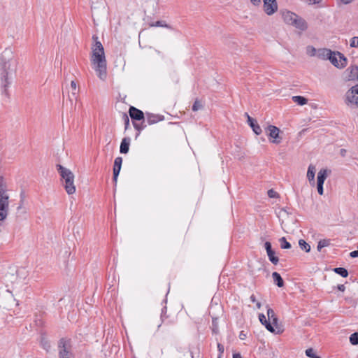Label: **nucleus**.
I'll list each match as a JSON object with an SVG mask.
<instances>
[{
  "mask_svg": "<svg viewBox=\"0 0 358 358\" xmlns=\"http://www.w3.org/2000/svg\"><path fill=\"white\" fill-rule=\"evenodd\" d=\"M17 66L18 59L16 55L11 48H6L0 55L1 85L6 94L15 78Z\"/></svg>",
  "mask_w": 358,
  "mask_h": 358,
  "instance_id": "1",
  "label": "nucleus"
},
{
  "mask_svg": "<svg viewBox=\"0 0 358 358\" xmlns=\"http://www.w3.org/2000/svg\"><path fill=\"white\" fill-rule=\"evenodd\" d=\"M94 44L92 47L91 61L99 78L103 81L107 78V65L104 49L96 36H92Z\"/></svg>",
  "mask_w": 358,
  "mask_h": 358,
  "instance_id": "2",
  "label": "nucleus"
},
{
  "mask_svg": "<svg viewBox=\"0 0 358 358\" xmlns=\"http://www.w3.org/2000/svg\"><path fill=\"white\" fill-rule=\"evenodd\" d=\"M57 170L59 173L62 180L64 181V186L67 194H74L76 192V187L74 185V174L70 169L65 168L60 164L57 165Z\"/></svg>",
  "mask_w": 358,
  "mask_h": 358,
  "instance_id": "3",
  "label": "nucleus"
},
{
  "mask_svg": "<svg viewBox=\"0 0 358 358\" xmlns=\"http://www.w3.org/2000/svg\"><path fill=\"white\" fill-rule=\"evenodd\" d=\"M280 14L283 21L286 24L292 25L301 31H304L307 29L308 26L306 22L294 13L289 10H283L280 11Z\"/></svg>",
  "mask_w": 358,
  "mask_h": 358,
  "instance_id": "4",
  "label": "nucleus"
},
{
  "mask_svg": "<svg viewBox=\"0 0 358 358\" xmlns=\"http://www.w3.org/2000/svg\"><path fill=\"white\" fill-rule=\"evenodd\" d=\"M9 196L7 193L6 185L2 177H0V221L4 220L8 212Z\"/></svg>",
  "mask_w": 358,
  "mask_h": 358,
  "instance_id": "5",
  "label": "nucleus"
},
{
  "mask_svg": "<svg viewBox=\"0 0 358 358\" xmlns=\"http://www.w3.org/2000/svg\"><path fill=\"white\" fill-rule=\"evenodd\" d=\"M59 358H74L69 341L62 338L59 341Z\"/></svg>",
  "mask_w": 358,
  "mask_h": 358,
  "instance_id": "6",
  "label": "nucleus"
},
{
  "mask_svg": "<svg viewBox=\"0 0 358 358\" xmlns=\"http://www.w3.org/2000/svg\"><path fill=\"white\" fill-rule=\"evenodd\" d=\"M329 60L331 63L338 69H343L347 65L346 57L339 52H333Z\"/></svg>",
  "mask_w": 358,
  "mask_h": 358,
  "instance_id": "7",
  "label": "nucleus"
},
{
  "mask_svg": "<svg viewBox=\"0 0 358 358\" xmlns=\"http://www.w3.org/2000/svg\"><path fill=\"white\" fill-rule=\"evenodd\" d=\"M280 129L273 125H268L266 128V132L268 137L271 138L270 141L274 144H279L282 141V138L279 136Z\"/></svg>",
  "mask_w": 358,
  "mask_h": 358,
  "instance_id": "8",
  "label": "nucleus"
},
{
  "mask_svg": "<svg viewBox=\"0 0 358 358\" xmlns=\"http://www.w3.org/2000/svg\"><path fill=\"white\" fill-rule=\"evenodd\" d=\"M346 101L348 103L358 107V85L352 87L346 93Z\"/></svg>",
  "mask_w": 358,
  "mask_h": 358,
  "instance_id": "9",
  "label": "nucleus"
},
{
  "mask_svg": "<svg viewBox=\"0 0 358 358\" xmlns=\"http://www.w3.org/2000/svg\"><path fill=\"white\" fill-rule=\"evenodd\" d=\"M263 1L264 10L267 15H271L277 11L278 4L276 0H263Z\"/></svg>",
  "mask_w": 358,
  "mask_h": 358,
  "instance_id": "10",
  "label": "nucleus"
},
{
  "mask_svg": "<svg viewBox=\"0 0 358 358\" xmlns=\"http://www.w3.org/2000/svg\"><path fill=\"white\" fill-rule=\"evenodd\" d=\"M129 116L133 120H143L144 113L142 110L131 106L129 110Z\"/></svg>",
  "mask_w": 358,
  "mask_h": 358,
  "instance_id": "11",
  "label": "nucleus"
},
{
  "mask_svg": "<svg viewBox=\"0 0 358 358\" xmlns=\"http://www.w3.org/2000/svg\"><path fill=\"white\" fill-rule=\"evenodd\" d=\"M345 78L348 80H354L358 78V67L357 66H351L348 67L345 71Z\"/></svg>",
  "mask_w": 358,
  "mask_h": 358,
  "instance_id": "12",
  "label": "nucleus"
},
{
  "mask_svg": "<svg viewBox=\"0 0 358 358\" xmlns=\"http://www.w3.org/2000/svg\"><path fill=\"white\" fill-rule=\"evenodd\" d=\"M122 163V158L120 157H117L115 159L114 166H113V181L115 183H117V177L121 170Z\"/></svg>",
  "mask_w": 358,
  "mask_h": 358,
  "instance_id": "13",
  "label": "nucleus"
},
{
  "mask_svg": "<svg viewBox=\"0 0 358 358\" xmlns=\"http://www.w3.org/2000/svg\"><path fill=\"white\" fill-rule=\"evenodd\" d=\"M259 319L260 322L265 326L266 329L269 331L271 333H275V331L273 328V326L271 324L270 320H266V316L264 314H259ZM279 331L276 332V334H279Z\"/></svg>",
  "mask_w": 358,
  "mask_h": 358,
  "instance_id": "14",
  "label": "nucleus"
},
{
  "mask_svg": "<svg viewBox=\"0 0 358 358\" xmlns=\"http://www.w3.org/2000/svg\"><path fill=\"white\" fill-rule=\"evenodd\" d=\"M245 115L248 117V122L250 127L252 129V131L257 135H259L262 131L260 126L257 123L256 120L251 117L248 113H245Z\"/></svg>",
  "mask_w": 358,
  "mask_h": 358,
  "instance_id": "15",
  "label": "nucleus"
},
{
  "mask_svg": "<svg viewBox=\"0 0 358 358\" xmlns=\"http://www.w3.org/2000/svg\"><path fill=\"white\" fill-rule=\"evenodd\" d=\"M130 144L129 138H124L121 142L120 151L122 154H127L129 152Z\"/></svg>",
  "mask_w": 358,
  "mask_h": 358,
  "instance_id": "16",
  "label": "nucleus"
},
{
  "mask_svg": "<svg viewBox=\"0 0 358 358\" xmlns=\"http://www.w3.org/2000/svg\"><path fill=\"white\" fill-rule=\"evenodd\" d=\"M327 177V170L321 169L317 173V185H324V180Z\"/></svg>",
  "mask_w": 358,
  "mask_h": 358,
  "instance_id": "17",
  "label": "nucleus"
},
{
  "mask_svg": "<svg viewBox=\"0 0 358 358\" xmlns=\"http://www.w3.org/2000/svg\"><path fill=\"white\" fill-rule=\"evenodd\" d=\"M315 166L310 164L308 166V171H307V178L309 180V182L313 184L315 183Z\"/></svg>",
  "mask_w": 358,
  "mask_h": 358,
  "instance_id": "18",
  "label": "nucleus"
},
{
  "mask_svg": "<svg viewBox=\"0 0 358 358\" xmlns=\"http://www.w3.org/2000/svg\"><path fill=\"white\" fill-rule=\"evenodd\" d=\"M272 277L273 279L274 283L279 287H282L284 285V281L281 278L280 275L277 272H273L272 273Z\"/></svg>",
  "mask_w": 358,
  "mask_h": 358,
  "instance_id": "19",
  "label": "nucleus"
},
{
  "mask_svg": "<svg viewBox=\"0 0 358 358\" xmlns=\"http://www.w3.org/2000/svg\"><path fill=\"white\" fill-rule=\"evenodd\" d=\"M331 55L332 51L331 50L324 48L319 50L318 57L324 59H329Z\"/></svg>",
  "mask_w": 358,
  "mask_h": 358,
  "instance_id": "20",
  "label": "nucleus"
},
{
  "mask_svg": "<svg viewBox=\"0 0 358 358\" xmlns=\"http://www.w3.org/2000/svg\"><path fill=\"white\" fill-rule=\"evenodd\" d=\"M162 120V119L159 115L153 114L147 115V122L149 124H155Z\"/></svg>",
  "mask_w": 358,
  "mask_h": 358,
  "instance_id": "21",
  "label": "nucleus"
},
{
  "mask_svg": "<svg viewBox=\"0 0 358 358\" xmlns=\"http://www.w3.org/2000/svg\"><path fill=\"white\" fill-rule=\"evenodd\" d=\"M294 102L296 103L299 106H303L307 103V99L301 96H292Z\"/></svg>",
  "mask_w": 358,
  "mask_h": 358,
  "instance_id": "22",
  "label": "nucleus"
},
{
  "mask_svg": "<svg viewBox=\"0 0 358 358\" xmlns=\"http://www.w3.org/2000/svg\"><path fill=\"white\" fill-rule=\"evenodd\" d=\"M334 271L343 278H346L348 275V270L343 267L335 268H334Z\"/></svg>",
  "mask_w": 358,
  "mask_h": 358,
  "instance_id": "23",
  "label": "nucleus"
},
{
  "mask_svg": "<svg viewBox=\"0 0 358 358\" xmlns=\"http://www.w3.org/2000/svg\"><path fill=\"white\" fill-rule=\"evenodd\" d=\"M150 27H165L167 29H172V27L170 25L166 24V22L163 20L156 21L155 22L150 24Z\"/></svg>",
  "mask_w": 358,
  "mask_h": 358,
  "instance_id": "24",
  "label": "nucleus"
},
{
  "mask_svg": "<svg viewBox=\"0 0 358 358\" xmlns=\"http://www.w3.org/2000/svg\"><path fill=\"white\" fill-rule=\"evenodd\" d=\"M330 245L329 239H322L318 242L317 249L318 251H320L323 248L327 247Z\"/></svg>",
  "mask_w": 358,
  "mask_h": 358,
  "instance_id": "25",
  "label": "nucleus"
},
{
  "mask_svg": "<svg viewBox=\"0 0 358 358\" xmlns=\"http://www.w3.org/2000/svg\"><path fill=\"white\" fill-rule=\"evenodd\" d=\"M267 255L268 257L269 260L275 265H276L278 262L279 259L278 257L275 255V252L273 250H271L270 252H266Z\"/></svg>",
  "mask_w": 358,
  "mask_h": 358,
  "instance_id": "26",
  "label": "nucleus"
},
{
  "mask_svg": "<svg viewBox=\"0 0 358 358\" xmlns=\"http://www.w3.org/2000/svg\"><path fill=\"white\" fill-rule=\"evenodd\" d=\"M17 276L20 279L25 280L28 276V271L24 268H20L17 271Z\"/></svg>",
  "mask_w": 358,
  "mask_h": 358,
  "instance_id": "27",
  "label": "nucleus"
},
{
  "mask_svg": "<svg viewBox=\"0 0 358 358\" xmlns=\"http://www.w3.org/2000/svg\"><path fill=\"white\" fill-rule=\"evenodd\" d=\"M299 245L301 250H305L306 252H310V246L308 243H307L304 240L301 239L299 241Z\"/></svg>",
  "mask_w": 358,
  "mask_h": 358,
  "instance_id": "28",
  "label": "nucleus"
},
{
  "mask_svg": "<svg viewBox=\"0 0 358 358\" xmlns=\"http://www.w3.org/2000/svg\"><path fill=\"white\" fill-rule=\"evenodd\" d=\"M280 243V247L282 249H289L291 248V244L287 241L286 238L285 237H282L279 240Z\"/></svg>",
  "mask_w": 358,
  "mask_h": 358,
  "instance_id": "29",
  "label": "nucleus"
},
{
  "mask_svg": "<svg viewBox=\"0 0 358 358\" xmlns=\"http://www.w3.org/2000/svg\"><path fill=\"white\" fill-rule=\"evenodd\" d=\"M212 331L214 334H217L219 332L218 324L217 318L213 317L212 321Z\"/></svg>",
  "mask_w": 358,
  "mask_h": 358,
  "instance_id": "30",
  "label": "nucleus"
},
{
  "mask_svg": "<svg viewBox=\"0 0 358 358\" xmlns=\"http://www.w3.org/2000/svg\"><path fill=\"white\" fill-rule=\"evenodd\" d=\"M350 342L352 345H358V333L355 332L350 335Z\"/></svg>",
  "mask_w": 358,
  "mask_h": 358,
  "instance_id": "31",
  "label": "nucleus"
},
{
  "mask_svg": "<svg viewBox=\"0 0 358 358\" xmlns=\"http://www.w3.org/2000/svg\"><path fill=\"white\" fill-rule=\"evenodd\" d=\"M306 355L310 358H321L315 354V351L312 348H308L306 350Z\"/></svg>",
  "mask_w": 358,
  "mask_h": 358,
  "instance_id": "32",
  "label": "nucleus"
},
{
  "mask_svg": "<svg viewBox=\"0 0 358 358\" xmlns=\"http://www.w3.org/2000/svg\"><path fill=\"white\" fill-rule=\"evenodd\" d=\"M350 46L351 48H358V36H354L350 39Z\"/></svg>",
  "mask_w": 358,
  "mask_h": 358,
  "instance_id": "33",
  "label": "nucleus"
},
{
  "mask_svg": "<svg viewBox=\"0 0 358 358\" xmlns=\"http://www.w3.org/2000/svg\"><path fill=\"white\" fill-rule=\"evenodd\" d=\"M122 120L124 122V129H127L129 126V119L128 115L126 113L122 114Z\"/></svg>",
  "mask_w": 358,
  "mask_h": 358,
  "instance_id": "34",
  "label": "nucleus"
},
{
  "mask_svg": "<svg viewBox=\"0 0 358 358\" xmlns=\"http://www.w3.org/2000/svg\"><path fill=\"white\" fill-rule=\"evenodd\" d=\"M201 108H202L201 103L198 100H196L192 106V110L194 111H197L198 110L201 109Z\"/></svg>",
  "mask_w": 358,
  "mask_h": 358,
  "instance_id": "35",
  "label": "nucleus"
},
{
  "mask_svg": "<svg viewBox=\"0 0 358 358\" xmlns=\"http://www.w3.org/2000/svg\"><path fill=\"white\" fill-rule=\"evenodd\" d=\"M267 315L268 320H271L273 317H275L276 315L275 314L274 310L272 308H268L267 309Z\"/></svg>",
  "mask_w": 358,
  "mask_h": 358,
  "instance_id": "36",
  "label": "nucleus"
},
{
  "mask_svg": "<svg viewBox=\"0 0 358 358\" xmlns=\"http://www.w3.org/2000/svg\"><path fill=\"white\" fill-rule=\"evenodd\" d=\"M268 196L270 198H277L278 197V194L274 191L273 189H271L268 191Z\"/></svg>",
  "mask_w": 358,
  "mask_h": 358,
  "instance_id": "37",
  "label": "nucleus"
},
{
  "mask_svg": "<svg viewBox=\"0 0 358 358\" xmlns=\"http://www.w3.org/2000/svg\"><path fill=\"white\" fill-rule=\"evenodd\" d=\"M217 350L219 352L218 357H222V355H223V353H224V346L222 344H220V343H217Z\"/></svg>",
  "mask_w": 358,
  "mask_h": 358,
  "instance_id": "38",
  "label": "nucleus"
},
{
  "mask_svg": "<svg viewBox=\"0 0 358 358\" xmlns=\"http://www.w3.org/2000/svg\"><path fill=\"white\" fill-rule=\"evenodd\" d=\"M71 87L73 90L72 96H76V89H77V85H76V83L74 80H72L71 82Z\"/></svg>",
  "mask_w": 358,
  "mask_h": 358,
  "instance_id": "39",
  "label": "nucleus"
},
{
  "mask_svg": "<svg viewBox=\"0 0 358 358\" xmlns=\"http://www.w3.org/2000/svg\"><path fill=\"white\" fill-rule=\"evenodd\" d=\"M264 247H265V249H266V252H270V251L273 250H272V248H271V243H270V242H268V241H266V242L265 243V244H264Z\"/></svg>",
  "mask_w": 358,
  "mask_h": 358,
  "instance_id": "40",
  "label": "nucleus"
},
{
  "mask_svg": "<svg viewBox=\"0 0 358 358\" xmlns=\"http://www.w3.org/2000/svg\"><path fill=\"white\" fill-rule=\"evenodd\" d=\"M317 192L320 195L324 193L323 185H317Z\"/></svg>",
  "mask_w": 358,
  "mask_h": 358,
  "instance_id": "41",
  "label": "nucleus"
},
{
  "mask_svg": "<svg viewBox=\"0 0 358 358\" xmlns=\"http://www.w3.org/2000/svg\"><path fill=\"white\" fill-rule=\"evenodd\" d=\"M134 128H135L136 130H138V131H140L141 130H142V129L144 128L143 126L140 125L139 124L134 123Z\"/></svg>",
  "mask_w": 358,
  "mask_h": 358,
  "instance_id": "42",
  "label": "nucleus"
},
{
  "mask_svg": "<svg viewBox=\"0 0 358 358\" xmlns=\"http://www.w3.org/2000/svg\"><path fill=\"white\" fill-rule=\"evenodd\" d=\"M246 334L244 332V331H241L239 334V338L241 340H245L246 338Z\"/></svg>",
  "mask_w": 358,
  "mask_h": 358,
  "instance_id": "43",
  "label": "nucleus"
},
{
  "mask_svg": "<svg viewBox=\"0 0 358 358\" xmlns=\"http://www.w3.org/2000/svg\"><path fill=\"white\" fill-rule=\"evenodd\" d=\"M270 322H271L272 325H276L277 323H278V318H277V317H273L271 320H270Z\"/></svg>",
  "mask_w": 358,
  "mask_h": 358,
  "instance_id": "44",
  "label": "nucleus"
},
{
  "mask_svg": "<svg viewBox=\"0 0 358 358\" xmlns=\"http://www.w3.org/2000/svg\"><path fill=\"white\" fill-rule=\"evenodd\" d=\"M337 288L338 290L341 291V292H344L345 289V287L344 285L341 284V285H338L337 286Z\"/></svg>",
  "mask_w": 358,
  "mask_h": 358,
  "instance_id": "45",
  "label": "nucleus"
},
{
  "mask_svg": "<svg viewBox=\"0 0 358 358\" xmlns=\"http://www.w3.org/2000/svg\"><path fill=\"white\" fill-rule=\"evenodd\" d=\"M250 1L253 5L258 6L260 3L261 0H250Z\"/></svg>",
  "mask_w": 358,
  "mask_h": 358,
  "instance_id": "46",
  "label": "nucleus"
},
{
  "mask_svg": "<svg viewBox=\"0 0 358 358\" xmlns=\"http://www.w3.org/2000/svg\"><path fill=\"white\" fill-rule=\"evenodd\" d=\"M339 1L344 4H349L353 1V0H339Z\"/></svg>",
  "mask_w": 358,
  "mask_h": 358,
  "instance_id": "47",
  "label": "nucleus"
},
{
  "mask_svg": "<svg viewBox=\"0 0 358 358\" xmlns=\"http://www.w3.org/2000/svg\"><path fill=\"white\" fill-rule=\"evenodd\" d=\"M250 301H251L252 302H253V303H255V302L257 303V301H256V297H255V296L254 294H252V295L250 296Z\"/></svg>",
  "mask_w": 358,
  "mask_h": 358,
  "instance_id": "48",
  "label": "nucleus"
},
{
  "mask_svg": "<svg viewBox=\"0 0 358 358\" xmlns=\"http://www.w3.org/2000/svg\"><path fill=\"white\" fill-rule=\"evenodd\" d=\"M233 358H243L239 353H234L233 355Z\"/></svg>",
  "mask_w": 358,
  "mask_h": 358,
  "instance_id": "49",
  "label": "nucleus"
},
{
  "mask_svg": "<svg viewBox=\"0 0 358 358\" xmlns=\"http://www.w3.org/2000/svg\"><path fill=\"white\" fill-rule=\"evenodd\" d=\"M43 348H44L46 350H48V348H50V344H49L48 343L45 342V343L43 344Z\"/></svg>",
  "mask_w": 358,
  "mask_h": 358,
  "instance_id": "50",
  "label": "nucleus"
},
{
  "mask_svg": "<svg viewBox=\"0 0 358 358\" xmlns=\"http://www.w3.org/2000/svg\"><path fill=\"white\" fill-rule=\"evenodd\" d=\"M256 306H257V308H261V306H262L261 303H260V302H259V301H257V302L256 303Z\"/></svg>",
  "mask_w": 358,
  "mask_h": 358,
  "instance_id": "51",
  "label": "nucleus"
},
{
  "mask_svg": "<svg viewBox=\"0 0 358 358\" xmlns=\"http://www.w3.org/2000/svg\"><path fill=\"white\" fill-rule=\"evenodd\" d=\"M311 52H315V49L314 48H312Z\"/></svg>",
  "mask_w": 358,
  "mask_h": 358,
  "instance_id": "52",
  "label": "nucleus"
},
{
  "mask_svg": "<svg viewBox=\"0 0 358 358\" xmlns=\"http://www.w3.org/2000/svg\"><path fill=\"white\" fill-rule=\"evenodd\" d=\"M311 52H315V49L314 48H312Z\"/></svg>",
  "mask_w": 358,
  "mask_h": 358,
  "instance_id": "53",
  "label": "nucleus"
},
{
  "mask_svg": "<svg viewBox=\"0 0 358 358\" xmlns=\"http://www.w3.org/2000/svg\"><path fill=\"white\" fill-rule=\"evenodd\" d=\"M281 212L283 213H287V211L285 210H282Z\"/></svg>",
  "mask_w": 358,
  "mask_h": 358,
  "instance_id": "54",
  "label": "nucleus"
},
{
  "mask_svg": "<svg viewBox=\"0 0 358 358\" xmlns=\"http://www.w3.org/2000/svg\"><path fill=\"white\" fill-rule=\"evenodd\" d=\"M342 154H344L345 150H341Z\"/></svg>",
  "mask_w": 358,
  "mask_h": 358,
  "instance_id": "55",
  "label": "nucleus"
},
{
  "mask_svg": "<svg viewBox=\"0 0 358 358\" xmlns=\"http://www.w3.org/2000/svg\"><path fill=\"white\" fill-rule=\"evenodd\" d=\"M342 154H344L345 150H341Z\"/></svg>",
  "mask_w": 358,
  "mask_h": 358,
  "instance_id": "56",
  "label": "nucleus"
},
{
  "mask_svg": "<svg viewBox=\"0 0 358 358\" xmlns=\"http://www.w3.org/2000/svg\"><path fill=\"white\" fill-rule=\"evenodd\" d=\"M217 358H222V357H217Z\"/></svg>",
  "mask_w": 358,
  "mask_h": 358,
  "instance_id": "57",
  "label": "nucleus"
}]
</instances>
